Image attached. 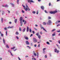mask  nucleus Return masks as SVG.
Returning <instances> with one entry per match:
<instances>
[{
    "instance_id": "obj_1",
    "label": "nucleus",
    "mask_w": 60,
    "mask_h": 60,
    "mask_svg": "<svg viewBox=\"0 0 60 60\" xmlns=\"http://www.w3.org/2000/svg\"><path fill=\"white\" fill-rule=\"evenodd\" d=\"M22 6L23 7V8L26 11H27V10L29 11H30V10H31V9L29 8L28 7V6L27 5H26V8H25V6H24L23 5H22Z\"/></svg>"
},
{
    "instance_id": "obj_2",
    "label": "nucleus",
    "mask_w": 60,
    "mask_h": 60,
    "mask_svg": "<svg viewBox=\"0 0 60 60\" xmlns=\"http://www.w3.org/2000/svg\"><path fill=\"white\" fill-rule=\"evenodd\" d=\"M57 12V11H50V13L51 14H55Z\"/></svg>"
},
{
    "instance_id": "obj_3",
    "label": "nucleus",
    "mask_w": 60,
    "mask_h": 60,
    "mask_svg": "<svg viewBox=\"0 0 60 60\" xmlns=\"http://www.w3.org/2000/svg\"><path fill=\"white\" fill-rule=\"evenodd\" d=\"M33 42H35V43L37 41V40L36 39V38H33Z\"/></svg>"
},
{
    "instance_id": "obj_4",
    "label": "nucleus",
    "mask_w": 60,
    "mask_h": 60,
    "mask_svg": "<svg viewBox=\"0 0 60 60\" xmlns=\"http://www.w3.org/2000/svg\"><path fill=\"white\" fill-rule=\"evenodd\" d=\"M51 23V21L50 20H48V22H47V25H49Z\"/></svg>"
},
{
    "instance_id": "obj_5",
    "label": "nucleus",
    "mask_w": 60,
    "mask_h": 60,
    "mask_svg": "<svg viewBox=\"0 0 60 60\" xmlns=\"http://www.w3.org/2000/svg\"><path fill=\"white\" fill-rule=\"evenodd\" d=\"M55 52H56L57 53H58L59 52V51L57 50V49H54Z\"/></svg>"
},
{
    "instance_id": "obj_6",
    "label": "nucleus",
    "mask_w": 60,
    "mask_h": 60,
    "mask_svg": "<svg viewBox=\"0 0 60 60\" xmlns=\"http://www.w3.org/2000/svg\"><path fill=\"white\" fill-rule=\"evenodd\" d=\"M24 37V39H25V40H28L29 39V38H28V37L27 36H25Z\"/></svg>"
},
{
    "instance_id": "obj_7",
    "label": "nucleus",
    "mask_w": 60,
    "mask_h": 60,
    "mask_svg": "<svg viewBox=\"0 0 60 60\" xmlns=\"http://www.w3.org/2000/svg\"><path fill=\"white\" fill-rule=\"evenodd\" d=\"M26 45H29L30 43H29L28 41H26Z\"/></svg>"
},
{
    "instance_id": "obj_8",
    "label": "nucleus",
    "mask_w": 60,
    "mask_h": 60,
    "mask_svg": "<svg viewBox=\"0 0 60 60\" xmlns=\"http://www.w3.org/2000/svg\"><path fill=\"white\" fill-rule=\"evenodd\" d=\"M41 9H42V10L43 11L44 10V7L43 6H41Z\"/></svg>"
},
{
    "instance_id": "obj_9",
    "label": "nucleus",
    "mask_w": 60,
    "mask_h": 60,
    "mask_svg": "<svg viewBox=\"0 0 60 60\" xmlns=\"http://www.w3.org/2000/svg\"><path fill=\"white\" fill-rule=\"evenodd\" d=\"M2 6L3 7H7L8 6V5H2Z\"/></svg>"
},
{
    "instance_id": "obj_10",
    "label": "nucleus",
    "mask_w": 60,
    "mask_h": 60,
    "mask_svg": "<svg viewBox=\"0 0 60 60\" xmlns=\"http://www.w3.org/2000/svg\"><path fill=\"white\" fill-rule=\"evenodd\" d=\"M46 48H44L43 49V53H45V50H46Z\"/></svg>"
},
{
    "instance_id": "obj_11",
    "label": "nucleus",
    "mask_w": 60,
    "mask_h": 60,
    "mask_svg": "<svg viewBox=\"0 0 60 60\" xmlns=\"http://www.w3.org/2000/svg\"><path fill=\"white\" fill-rule=\"evenodd\" d=\"M33 52L34 55L35 56H36V54L35 53V51H33Z\"/></svg>"
},
{
    "instance_id": "obj_12",
    "label": "nucleus",
    "mask_w": 60,
    "mask_h": 60,
    "mask_svg": "<svg viewBox=\"0 0 60 60\" xmlns=\"http://www.w3.org/2000/svg\"><path fill=\"white\" fill-rule=\"evenodd\" d=\"M13 28V26H12L11 27L9 26L8 27V28H10L11 29Z\"/></svg>"
},
{
    "instance_id": "obj_13",
    "label": "nucleus",
    "mask_w": 60,
    "mask_h": 60,
    "mask_svg": "<svg viewBox=\"0 0 60 60\" xmlns=\"http://www.w3.org/2000/svg\"><path fill=\"white\" fill-rule=\"evenodd\" d=\"M20 21L21 22H22V17H21L20 19Z\"/></svg>"
},
{
    "instance_id": "obj_14",
    "label": "nucleus",
    "mask_w": 60,
    "mask_h": 60,
    "mask_svg": "<svg viewBox=\"0 0 60 60\" xmlns=\"http://www.w3.org/2000/svg\"><path fill=\"white\" fill-rule=\"evenodd\" d=\"M3 40L4 43L5 45V40L4 39V38L3 39Z\"/></svg>"
},
{
    "instance_id": "obj_15",
    "label": "nucleus",
    "mask_w": 60,
    "mask_h": 60,
    "mask_svg": "<svg viewBox=\"0 0 60 60\" xmlns=\"http://www.w3.org/2000/svg\"><path fill=\"white\" fill-rule=\"evenodd\" d=\"M29 28L27 26V28L26 31L27 32L28 31V29H29Z\"/></svg>"
},
{
    "instance_id": "obj_16",
    "label": "nucleus",
    "mask_w": 60,
    "mask_h": 60,
    "mask_svg": "<svg viewBox=\"0 0 60 60\" xmlns=\"http://www.w3.org/2000/svg\"><path fill=\"white\" fill-rule=\"evenodd\" d=\"M38 37L39 39H41V35H39L38 36Z\"/></svg>"
},
{
    "instance_id": "obj_17",
    "label": "nucleus",
    "mask_w": 60,
    "mask_h": 60,
    "mask_svg": "<svg viewBox=\"0 0 60 60\" xmlns=\"http://www.w3.org/2000/svg\"><path fill=\"white\" fill-rule=\"evenodd\" d=\"M41 29H43L46 32V30H45V29L43 27H41Z\"/></svg>"
},
{
    "instance_id": "obj_18",
    "label": "nucleus",
    "mask_w": 60,
    "mask_h": 60,
    "mask_svg": "<svg viewBox=\"0 0 60 60\" xmlns=\"http://www.w3.org/2000/svg\"><path fill=\"white\" fill-rule=\"evenodd\" d=\"M25 30H26V28H25L23 29L22 30V32H25Z\"/></svg>"
},
{
    "instance_id": "obj_19",
    "label": "nucleus",
    "mask_w": 60,
    "mask_h": 60,
    "mask_svg": "<svg viewBox=\"0 0 60 60\" xmlns=\"http://www.w3.org/2000/svg\"><path fill=\"white\" fill-rule=\"evenodd\" d=\"M43 24L44 25H46V23L45 22H44L43 23Z\"/></svg>"
},
{
    "instance_id": "obj_20",
    "label": "nucleus",
    "mask_w": 60,
    "mask_h": 60,
    "mask_svg": "<svg viewBox=\"0 0 60 60\" xmlns=\"http://www.w3.org/2000/svg\"><path fill=\"white\" fill-rule=\"evenodd\" d=\"M16 2L17 4H19V0H17Z\"/></svg>"
},
{
    "instance_id": "obj_21",
    "label": "nucleus",
    "mask_w": 60,
    "mask_h": 60,
    "mask_svg": "<svg viewBox=\"0 0 60 60\" xmlns=\"http://www.w3.org/2000/svg\"><path fill=\"white\" fill-rule=\"evenodd\" d=\"M10 4H11V5H12V6H14V4H13V3H10Z\"/></svg>"
},
{
    "instance_id": "obj_22",
    "label": "nucleus",
    "mask_w": 60,
    "mask_h": 60,
    "mask_svg": "<svg viewBox=\"0 0 60 60\" xmlns=\"http://www.w3.org/2000/svg\"><path fill=\"white\" fill-rule=\"evenodd\" d=\"M56 45L59 48V49H60V47H60L59 45L58 46V45H57V44H56Z\"/></svg>"
},
{
    "instance_id": "obj_23",
    "label": "nucleus",
    "mask_w": 60,
    "mask_h": 60,
    "mask_svg": "<svg viewBox=\"0 0 60 60\" xmlns=\"http://www.w3.org/2000/svg\"><path fill=\"white\" fill-rule=\"evenodd\" d=\"M39 33H37L36 34V35L37 36H38L39 35Z\"/></svg>"
},
{
    "instance_id": "obj_24",
    "label": "nucleus",
    "mask_w": 60,
    "mask_h": 60,
    "mask_svg": "<svg viewBox=\"0 0 60 60\" xmlns=\"http://www.w3.org/2000/svg\"><path fill=\"white\" fill-rule=\"evenodd\" d=\"M1 21H2V23H3V19H3V18H1Z\"/></svg>"
},
{
    "instance_id": "obj_25",
    "label": "nucleus",
    "mask_w": 60,
    "mask_h": 60,
    "mask_svg": "<svg viewBox=\"0 0 60 60\" xmlns=\"http://www.w3.org/2000/svg\"><path fill=\"white\" fill-rule=\"evenodd\" d=\"M21 26H22V25L23 24V23L22 22H20Z\"/></svg>"
},
{
    "instance_id": "obj_26",
    "label": "nucleus",
    "mask_w": 60,
    "mask_h": 60,
    "mask_svg": "<svg viewBox=\"0 0 60 60\" xmlns=\"http://www.w3.org/2000/svg\"><path fill=\"white\" fill-rule=\"evenodd\" d=\"M60 21H58L56 22V24H57V23H60Z\"/></svg>"
},
{
    "instance_id": "obj_27",
    "label": "nucleus",
    "mask_w": 60,
    "mask_h": 60,
    "mask_svg": "<svg viewBox=\"0 0 60 60\" xmlns=\"http://www.w3.org/2000/svg\"><path fill=\"white\" fill-rule=\"evenodd\" d=\"M15 23H16L17 22V19H16L15 20Z\"/></svg>"
},
{
    "instance_id": "obj_28",
    "label": "nucleus",
    "mask_w": 60,
    "mask_h": 60,
    "mask_svg": "<svg viewBox=\"0 0 60 60\" xmlns=\"http://www.w3.org/2000/svg\"><path fill=\"white\" fill-rule=\"evenodd\" d=\"M19 30L20 31H21V29L20 27H19Z\"/></svg>"
},
{
    "instance_id": "obj_29",
    "label": "nucleus",
    "mask_w": 60,
    "mask_h": 60,
    "mask_svg": "<svg viewBox=\"0 0 60 60\" xmlns=\"http://www.w3.org/2000/svg\"><path fill=\"white\" fill-rule=\"evenodd\" d=\"M46 44H49V45L50 44H49V42H46Z\"/></svg>"
},
{
    "instance_id": "obj_30",
    "label": "nucleus",
    "mask_w": 60,
    "mask_h": 60,
    "mask_svg": "<svg viewBox=\"0 0 60 60\" xmlns=\"http://www.w3.org/2000/svg\"><path fill=\"white\" fill-rule=\"evenodd\" d=\"M15 48V47H14L12 48H11V49H14Z\"/></svg>"
},
{
    "instance_id": "obj_31",
    "label": "nucleus",
    "mask_w": 60,
    "mask_h": 60,
    "mask_svg": "<svg viewBox=\"0 0 60 60\" xmlns=\"http://www.w3.org/2000/svg\"><path fill=\"white\" fill-rule=\"evenodd\" d=\"M26 21H25V22H24V25H26Z\"/></svg>"
},
{
    "instance_id": "obj_32",
    "label": "nucleus",
    "mask_w": 60,
    "mask_h": 60,
    "mask_svg": "<svg viewBox=\"0 0 60 60\" xmlns=\"http://www.w3.org/2000/svg\"><path fill=\"white\" fill-rule=\"evenodd\" d=\"M4 14V11H2V15H3V14Z\"/></svg>"
},
{
    "instance_id": "obj_33",
    "label": "nucleus",
    "mask_w": 60,
    "mask_h": 60,
    "mask_svg": "<svg viewBox=\"0 0 60 60\" xmlns=\"http://www.w3.org/2000/svg\"><path fill=\"white\" fill-rule=\"evenodd\" d=\"M4 29L5 30H7V28L6 27L4 28Z\"/></svg>"
},
{
    "instance_id": "obj_34",
    "label": "nucleus",
    "mask_w": 60,
    "mask_h": 60,
    "mask_svg": "<svg viewBox=\"0 0 60 60\" xmlns=\"http://www.w3.org/2000/svg\"><path fill=\"white\" fill-rule=\"evenodd\" d=\"M31 0H28V3H31Z\"/></svg>"
},
{
    "instance_id": "obj_35",
    "label": "nucleus",
    "mask_w": 60,
    "mask_h": 60,
    "mask_svg": "<svg viewBox=\"0 0 60 60\" xmlns=\"http://www.w3.org/2000/svg\"><path fill=\"white\" fill-rule=\"evenodd\" d=\"M51 19V17H49L48 18V19Z\"/></svg>"
},
{
    "instance_id": "obj_36",
    "label": "nucleus",
    "mask_w": 60,
    "mask_h": 60,
    "mask_svg": "<svg viewBox=\"0 0 60 60\" xmlns=\"http://www.w3.org/2000/svg\"><path fill=\"white\" fill-rule=\"evenodd\" d=\"M22 13H25V11H23V10L22 11Z\"/></svg>"
},
{
    "instance_id": "obj_37",
    "label": "nucleus",
    "mask_w": 60,
    "mask_h": 60,
    "mask_svg": "<svg viewBox=\"0 0 60 60\" xmlns=\"http://www.w3.org/2000/svg\"><path fill=\"white\" fill-rule=\"evenodd\" d=\"M30 33H31L32 32V30L31 29L30 30Z\"/></svg>"
},
{
    "instance_id": "obj_38",
    "label": "nucleus",
    "mask_w": 60,
    "mask_h": 60,
    "mask_svg": "<svg viewBox=\"0 0 60 60\" xmlns=\"http://www.w3.org/2000/svg\"><path fill=\"white\" fill-rule=\"evenodd\" d=\"M39 13V11L38 10L37 11V14H38V13Z\"/></svg>"
},
{
    "instance_id": "obj_39",
    "label": "nucleus",
    "mask_w": 60,
    "mask_h": 60,
    "mask_svg": "<svg viewBox=\"0 0 60 60\" xmlns=\"http://www.w3.org/2000/svg\"><path fill=\"white\" fill-rule=\"evenodd\" d=\"M55 30H56V29H54L52 31V32H53V31H55Z\"/></svg>"
},
{
    "instance_id": "obj_40",
    "label": "nucleus",
    "mask_w": 60,
    "mask_h": 60,
    "mask_svg": "<svg viewBox=\"0 0 60 60\" xmlns=\"http://www.w3.org/2000/svg\"><path fill=\"white\" fill-rule=\"evenodd\" d=\"M32 13H34V14H35V11H33L32 12Z\"/></svg>"
},
{
    "instance_id": "obj_41",
    "label": "nucleus",
    "mask_w": 60,
    "mask_h": 60,
    "mask_svg": "<svg viewBox=\"0 0 60 60\" xmlns=\"http://www.w3.org/2000/svg\"><path fill=\"white\" fill-rule=\"evenodd\" d=\"M33 34H31L30 35V37H32V36H33Z\"/></svg>"
},
{
    "instance_id": "obj_42",
    "label": "nucleus",
    "mask_w": 60,
    "mask_h": 60,
    "mask_svg": "<svg viewBox=\"0 0 60 60\" xmlns=\"http://www.w3.org/2000/svg\"><path fill=\"white\" fill-rule=\"evenodd\" d=\"M6 35H7V31H6Z\"/></svg>"
},
{
    "instance_id": "obj_43",
    "label": "nucleus",
    "mask_w": 60,
    "mask_h": 60,
    "mask_svg": "<svg viewBox=\"0 0 60 60\" xmlns=\"http://www.w3.org/2000/svg\"><path fill=\"white\" fill-rule=\"evenodd\" d=\"M49 6H50L51 5V3H49Z\"/></svg>"
},
{
    "instance_id": "obj_44",
    "label": "nucleus",
    "mask_w": 60,
    "mask_h": 60,
    "mask_svg": "<svg viewBox=\"0 0 60 60\" xmlns=\"http://www.w3.org/2000/svg\"><path fill=\"white\" fill-rule=\"evenodd\" d=\"M16 34L17 35H18V34H19V33L18 32H16Z\"/></svg>"
},
{
    "instance_id": "obj_45",
    "label": "nucleus",
    "mask_w": 60,
    "mask_h": 60,
    "mask_svg": "<svg viewBox=\"0 0 60 60\" xmlns=\"http://www.w3.org/2000/svg\"><path fill=\"white\" fill-rule=\"evenodd\" d=\"M10 52V53H11V55L12 56H13V55H12V53H11V52Z\"/></svg>"
},
{
    "instance_id": "obj_46",
    "label": "nucleus",
    "mask_w": 60,
    "mask_h": 60,
    "mask_svg": "<svg viewBox=\"0 0 60 60\" xmlns=\"http://www.w3.org/2000/svg\"><path fill=\"white\" fill-rule=\"evenodd\" d=\"M37 56H39V53L38 52H37Z\"/></svg>"
},
{
    "instance_id": "obj_47",
    "label": "nucleus",
    "mask_w": 60,
    "mask_h": 60,
    "mask_svg": "<svg viewBox=\"0 0 60 60\" xmlns=\"http://www.w3.org/2000/svg\"><path fill=\"white\" fill-rule=\"evenodd\" d=\"M38 47H40V44H39L38 45Z\"/></svg>"
},
{
    "instance_id": "obj_48",
    "label": "nucleus",
    "mask_w": 60,
    "mask_h": 60,
    "mask_svg": "<svg viewBox=\"0 0 60 60\" xmlns=\"http://www.w3.org/2000/svg\"><path fill=\"white\" fill-rule=\"evenodd\" d=\"M32 2V3H34V2L33 1L31 0L30 1V2Z\"/></svg>"
},
{
    "instance_id": "obj_49",
    "label": "nucleus",
    "mask_w": 60,
    "mask_h": 60,
    "mask_svg": "<svg viewBox=\"0 0 60 60\" xmlns=\"http://www.w3.org/2000/svg\"><path fill=\"white\" fill-rule=\"evenodd\" d=\"M45 57L46 58H47V55H45Z\"/></svg>"
},
{
    "instance_id": "obj_50",
    "label": "nucleus",
    "mask_w": 60,
    "mask_h": 60,
    "mask_svg": "<svg viewBox=\"0 0 60 60\" xmlns=\"http://www.w3.org/2000/svg\"><path fill=\"white\" fill-rule=\"evenodd\" d=\"M40 33L41 34H42V33L41 31Z\"/></svg>"
},
{
    "instance_id": "obj_51",
    "label": "nucleus",
    "mask_w": 60,
    "mask_h": 60,
    "mask_svg": "<svg viewBox=\"0 0 60 60\" xmlns=\"http://www.w3.org/2000/svg\"><path fill=\"white\" fill-rule=\"evenodd\" d=\"M35 26L36 27L38 26V25L37 24H35Z\"/></svg>"
},
{
    "instance_id": "obj_52",
    "label": "nucleus",
    "mask_w": 60,
    "mask_h": 60,
    "mask_svg": "<svg viewBox=\"0 0 60 60\" xmlns=\"http://www.w3.org/2000/svg\"><path fill=\"white\" fill-rule=\"evenodd\" d=\"M16 38L17 39H19V37L17 36H16Z\"/></svg>"
},
{
    "instance_id": "obj_53",
    "label": "nucleus",
    "mask_w": 60,
    "mask_h": 60,
    "mask_svg": "<svg viewBox=\"0 0 60 60\" xmlns=\"http://www.w3.org/2000/svg\"><path fill=\"white\" fill-rule=\"evenodd\" d=\"M55 34H52V36H55Z\"/></svg>"
},
{
    "instance_id": "obj_54",
    "label": "nucleus",
    "mask_w": 60,
    "mask_h": 60,
    "mask_svg": "<svg viewBox=\"0 0 60 60\" xmlns=\"http://www.w3.org/2000/svg\"><path fill=\"white\" fill-rule=\"evenodd\" d=\"M17 50V49H15V50H14V51H15L16 50Z\"/></svg>"
},
{
    "instance_id": "obj_55",
    "label": "nucleus",
    "mask_w": 60,
    "mask_h": 60,
    "mask_svg": "<svg viewBox=\"0 0 60 60\" xmlns=\"http://www.w3.org/2000/svg\"><path fill=\"white\" fill-rule=\"evenodd\" d=\"M6 47L7 48H8V45H6Z\"/></svg>"
},
{
    "instance_id": "obj_56",
    "label": "nucleus",
    "mask_w": 60,
    "mask_h": 60,
    "mask_svg": "<svg viewBox=\"0 0 60 60\" xmlns=\"http://www.w3.org/2000/svg\"><path fill=\"white\" fill-rule=\"evenodd\" d=\"M60 25V24H59L57 25V26H59Z\"/></svg>"
},
{
    "instance_id": "obj_57",
    "label": "nucleus",
    "mask_w": 60,
    "mask_h": 60,
    "mask_svg": "<svg viewBox=\"0 0 60 60\" xmlns=\"http://www.w3.org/2000/svg\"><path fill=\"white\" fill-rule=\"evenodd\" d=\"M1 36H3V34L1 33Z\"/></svg>"
},
{
    "instance_id": "obj_58",
    "label": "nucleus",
    "mask_w": 60,
    "mask_h": 60,
    "mask_svg": "<svg viewBox=\"0 0 60 60\" xmlns=\"http://www.w3.org/2000/svg\"><path fill=\"white\" fill-rule=\"evenodd\" d=\"M45 11V13H47V11H46V10Z\"/></svg>"
},
{
    "instance_id": "obj_59",
    "label": "nucleus",
    "mask_w": 60,
    "mask_h": 60,
    "mask_svg": "<svg viewBox=\"0 0 60 60\" xmlns=\"http://www.w3.org/2000/svg\"><path fill=\"white\" fill-rule=\"evenodd\" d=\"M18 59H19V60H21L20 59V58H19V57H18Z\"/></svg>"
},
{
    "instance_id": "obj_60",
    "label": "nucleus",
    "mask_w": 60,
    "mask_h": 60,
    "mask_svg": "<svg viewBox=\"0 0 60 60\" xmlns=\"http://www.w3.org/2000/svg\"><path fill=\"white\" fill-rule=\"evenodd\" d=\"M8 13H10V11H8Z\"/></svg>"
},
{
    "instance_id": "obj_61",
    "label": "nucleus",
    "mask_w": 60,
    "mask_h": 60,
    "mask_svg": "<svg viewBox=\"0 0 60 60\" xmlns=\"http://www.w3.org/2000/svg\"><path fill=\"white\" fill-rule=\"evenodd\" d=\"M58 42L59 43V44H60V41L59 40L58 41Z\"/></svg>"
},
{
    "instance_id": "obj_62",
    "label": "nucleus",
    "mask_w": 60,
    "mask_h": 60,
    "mask_svg": "<svg viewBox=\"0 0 60 60\" xmlns=\"http://www.w3.org/2000/svg\"><path fill=\"white\" fill-rule=\"evenodd\" d=\"M32 32H33V33L34 34V31H33Z\"/></svg>"
},
{
    "instance_id": "obj_63",
    "label": "nucleus",
    "mask_w": 60,
    "mask_h": 60,
    "mask_svg": "<svg viewBox=\"0 0 60 60\" xmlns=\"http://www.w3.org/2000/svg\"><path fill=\"white\" fill-rule=\"evenodd\" d=\"M57 32H58V33L60 32V30H59L57 31Z\"/></svg>"
},
{
    "instance_id": "obj_64",
    "label": "nucleus",
    "mask_w": 60,
    "mask_h": 60,
    "mask_svg": "<svg viewBox=\"0 0 60 60\" xmlns=\"http://www.w3.org/2000/svg\"><path fill=\"white\" fill-rule=\"evenodd\" d=\"M11 22H9V24H11Z\"/></svg>"
}]
</instances>
